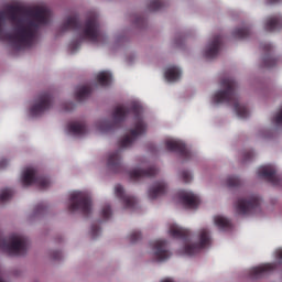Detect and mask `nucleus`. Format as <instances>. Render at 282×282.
<instances>
[{
  "label": "nucleus",
  "mask_w": 282,
  "mask_h": 282,
  "mask_svg": "<svg viewBox=\"0 0 282 282\" xmlns=\"http://www.w3.org/2000/svg\"><path fill=\"white\" fill-rule=\"evenodd\" d=\"M163 2L161 0H151L148 9L149 11H159L163 8Z\"/></svg>",
  "instance_id": "31"
},
{
  "label": "nucleus",
  "mask_w": 282,
  "mask_h": 282,
  "mask_svg": "<svg viewBox=\"0 0 282 282\" xmlns=\"http://www.w3.org/2000/svg\"><path fill=\"white\" fill-rule=\"evenodd\" d=\"M62 252L61 251H53V260H61Z\"/></svg>",
  "instance_id": "39"
},
{
  "label": "nucleus",
  "mask_w": 282,
  "mask_h": 282,
  "mask_svg": "<svg viewBox=\"0 0 282 282\" xmlns=\"http://www.w3.org/2000/svg\"><path fill=\"white\" fill-rule=\"evenodd\" d=\"M107 166L113 173L122 172L123 165L121 162V149H119L108 155Z\"/></svg>",
  "instance_id": "19"
},
{
  "label": "nucleus",
  "mask_w": 282,
  "mask_h": 282,
  "mask_svg": "<svg viewBox=\"0 0 282 282\" xmlns=\"http://www.w3.org/2000/svg\"><path fill=\"white\" fill-rule=\"evenodd\" d=\"M263 52H265L264 57L262 58V67H265L267 69H271L272 67H275L278 65V59L272 56V44H262L261 45Z\"/></svg>",
  "instance_id": "20"
},
{
  "label": "nucleus",
  "mask_w": 282,
  "mask_h": 282,
  "mask_svg": "<svg viewBox=\"0 0 282 282\" xmlns=\"http://www.w3.org/2000/svg\"><path fill=\"white\" fill-rule=\"evenodd\" d=\"M159 174V170L155 166H150L147 170L134 169L129 172V178L133 182H139L143 178H152Z\"/></svg>",
  "instance_id": "17"
},
{
  "label": "nucleus",
  "mask_w": 282,
  "mask_h": 282,
  "mask_svg": "<svg viewBox=\"0 0 282 282\" xmlns=\"http://www.w3.org/2000/svg\"><path fill=\"white\" fill-rule=\"evenodd\" d=\"M53 105V96L50 91H44L37 96V101L31 107V115L33 117H41L50 111Z\"/></svg>",
  "instance_id": "10"
},
{
  "label": "nucleus",
  "mask_w": 282,
  "mask_h": 282,
  "mask_svg": "<svg viewBox=\"0 0 282 282\" xmlns=\"http://www.w3.org/2000/svg\"><path fill=\"white\" fill-rule=\"evenodd\" d=\"M254 158V152L252 150L246 151L243 153V163L250 162Z\"/></svg>",
  "instance_id": "36"
},
{
  "label": "nucleus",
  "mask_w": 282,
  "mask_h": 282,
  "mask_svg": "<svg viewBox=\"0 0 282 282\" xmlns=\"http://www.w3.org/2000/svg\"><path fill=\"white\" fill-rule=\"evenodd\" d=\"M32 185H36L37 188L45 191L51 186V181L48 177L40 175L36 169L29 167L22 173V186L29 187Z\"/></svg>",
  "instance_id": "8"
},
{
  "label": "nucleus",
  "mask_w": 282,
  "mask_h": 282,
  "mask_svg": "<svg viewBox=\"0 0 282 282\" xmlns=\"http://www.w3.org/2000/svg\"><path fill=\"white\" fill-rule=\"evenodd\" d=\"M23 13V8L19 6H8L6 11H0V34L3 20L8 17L15 25L13 33L9 35V41L17 50L32 47L41 25H47L51 10L46 7H37L26 12V15L20 17Z\"/></svg>",
  "instance_id": "1"
},
{
  "label": "nucleus",
  "mask_w": 282,
  "mask_h": 282,
  "mask_svg": "<svg viewBox=\"0 0 282 282\" xmlns=\"http://www.w3.org/2000/svg\"><path fill=\"white\" fill-rule=\"evenodd\" d=\"M169 234L172 238L181 239L185 242L184 253L189 257L197 254L199 251L212 245V237L209 230L206 228L200 229L198 242L196 243L188 242L191 239V231L188 229L180 227L175 224L170 226Z\"/></svg>",
  "instance_id": "5"
},
{
  "label": "nucleus",
  "mask_w": 282,
  "mask_h": 282,
  "mask_svg": "<svg viewBox=\"0 0 282 282\" xmlns=\"http://www.w3.org/2000/svg\"><path fill=\"white\" fill-rule=\"evenodd\" d=\"M273 123L278 127H282V109L276 113V116L273 118Z\"/></svg>",
  "instance_id": "37"
},
{
  "label": "nucleus",
  "mask_w": 282,
  "mask_h": 282,
  "mask_svg": "<svg viewBox=\"0 0 282 282\" xmlns=\"http://www.w3.org/2000/svg\"><path fill=\"white\" fill-rule=\"evenodd\" d=\"M73 30L79 33V40L70 42V52H76L80 47L82 41H89V43H100L104 34L100 30L99 18L97 13H90L86 18V23L82 24L77 15L66 18L62 24V32Z\"/></svg>",
  "instance_id": "3"
},
{
  "label": "nucleus",
  "mask_w": 282,
  "mask_h": 282,
  "mask_svg": "<svg viewBox=\"0 0 282 282\" xmlns=\"http://www.w3.org/2000/svg\"><path fill=\"white\" fill-rule=\"evenodd\" d=\"M112 216V210L109 205H105L101 209V217L104 220H108Z\"/></svg>",
  "instance_id": "33"
},
{
  "label": "nucleus",
  "mask_w": 282,
  "mask_h": 282,
  "mask_svg": "<svg viewBox=\"0 0 282 282\" xmlns=\"http://www.w3.org/2000/svg\"><path fill=\"white\" fill-rule=\"evenodd\" d=\"M14 193L12 191V188H4L1 191L0 193V203L4 204L7 202H9L10 199H12Z\"/></svg>",
  "instance_id": "29"
},
{
  "label": "nucleus",
  "mask_w": 282,
  "mask_h": 282,
  "mask_svg": "<svg viewBox=\"0 0 282 282\" xmlns=\"http://www.w3.org/2000/svg\"><path fill=\"white\" fill-rule=\"evenodd\" d=\"M165 149L169 152L177 153L181 158L185 161L191 160L192 153L186 148V144L180 140H166L165 141Z\"/></svg>",
  "instance_id": "13"
},
{
  "label": "nucleus",
  "mask_w": 282,
  "mask_h": 282,
  "mask_svg": "<svg viewBox=\"0 0 282 282\" xmlns=\"http://www.w3.org/2000/svg\"><path fill=\"white\" fill-rule=\"evenodd\" d=\"M181 176L184 183H191L193 180V176L188 171H182Z\"/></svg>",
  "instance_id": "35"
},
{
  "label": "nucleus",
  "mask_w": 282,
  "mask_h": 282,
  "mask_svg": "<svg viewBox=\"0 0 282 282\" xmlns=\"http://www.w3.org/2000/svg\"><path fill=\"white\" fill-rule=\"evenodd\" d=\"M282 0H267V3L268 4H273V3H276V2H280Z\"/></svg>",
  "instance_id": "43"
},
{
  "label": "nucleus",
  "mask_w": 282,
  "mask_h": 282,
  "mask_svg": "<svg viewBox=\"0 0 282 282\" xmlns=\"http://www.w3.org/2000/svg\"><path fill=\"white\" fill-rule=\"evenodd\" d=\"M261 198L258 195H250L248 198H239L235 208L239 215L256 214L260 210Z\"/></svg>",
  "instance_id": "9"
},
{
  "label": "nucleus",
  "mask_w": 282,
  "mask_h": 282,
  "mask_svg": "<svg viewBox=\"0 0 282 282\" xmlns=\"http://www.w3.org/2000/svg\"><path fill=\"white\" fill-rule=\"evenodd\" d=\"M68 132L73 135L83 137L87 133V126L84 121L68 123Z\"/></svg>",
  "instance_id": "23"
},
{
  "label": "nucleus",
  "mask_w": 282,
  "mask_h": 282,
  "mask_svg": "<svg viewBox=\"0 0 282 282\" xmlns=\"http://www.w3.org/2000/svg\"><path fill=\"white\" fill-rule=\"evenodd\" d=\"M7 166H8V160L2 159V160L0 161V169L2 170V169H6Z\"/></svg>",
  "instance_id": "40"
},
{
  "label": "nucleus",
  "mask_w": 282,
  "mask_h": 282,
  "mask_svg": "<svg viewBox=\"0 0 282 282\" xmlns=\"http://www.w3.org/2000/svg\"><path fill=\"white\" fill-rule=\"evenodd\" d=\"M178 199L187 209H197L200 204L199 196L188 191H180Z\"/></svg>",
  "instance_id": "14"
},
{
  "label": "nucleus",
  "mask_w": 282,
  "mask_h": 282,
  "mask_svg": "<svg viewBox=\"0 0 282 282\" xmlns=\"http://www.w3.org/2000/svg\"><path fill=\"white\" fill-rule=\"evenodd\" d=\"M275 259L282 264V249L275 250Z\"/></svg>",
  "instance_id": "38"
},
{
  "label": "nucleus",
  "mask_w": 282,
  "mask_h": 282,
  "mask_svg": "<svg viewBox=\"0 0 282 282\" xmlns=\"http://www.w3.org/2000/svg\"><path fill=\"white\" fill-rule=\"evenodd\" d=\"M276 269H278L276 262L264 263V264H260L258 267H252L249 270V275L251 279L258 280V279L264 278L265 275H268L269 273L273 272Z\"/></svg>",
  "instance_id": "15"
},
{
  "label": "nucleus",
  "mask_w": 282,
  "mask_h": 282,
  "mask_svg": "<svg viewBox=\"0 0 282 282\" xmlns=\"http://www.w3.org/2000/svg\"><path fill=\"white\" fill-rule=\"evenodd\" d=\"M91 94V87L86 85V86H80L79 88H77V91L75 93V99H77V101L82 102L84 100H86L87 98H89Z\"/></svg>",
  "instance_id": "26"
},
{
  "label": "nucleus",
  "mask_w": 282,
  "mask_h": 282,
  "mask_svg": "<svg viewBox=\"0 0 282 282\" xmlns=\"http://www.w3.org/2000/svg\"><path fill=\"white\" fill-rule=\"evenodd\" d=\"M150 246L154 252V257L158 261H166L171 258L172 253L167 250V241L164 239H156L150 242Z\"/></svg>",
  "instance_id": "11"
},
{
  "label": "nucleus",
  "mask_w": 282,
  "mask_h": 282,
  "mask_svg": "<svg viewBox=\"0 0 282 282\" xmlns=\"http://www.w3.org/2000/svg\"><path fill=\"white\" fill-rule=\"evenodd\" d=\"M100 235V227L97 225H91L90 236L91 239H96Z\"/></svg>",
  "instance_id": "34"
},
{
  "label": "nucleus",
  "mask_w": 282,
  "mask_h": 282,
  "mask_svg": "<svg viewBox=\"0 0 282 282\" xmlns=\"http://www.w3.org/2000/svg\"><path fill=\"white\" fill-rule=\"evenodd\" d=\"M97 83L101 86V87H108V85H110L111 80H112V76L109 72H100L97 76Z\"/></svg>",
  "instance_id": "27"
},
{
  "label": "nucleus",
  "mask_w": 282,
  "mask_h": 282,
  "mask_svg": "<svg viewBox=\"0 0 282 282\" xmlns=\"http://www.w3.org/2000/svg\"><path fill=\"white\" fill-rule=\"evenodd\" d=\"M282 29V17L281 15H273L270 17L264 24V30L267 32H276V30Z\"/></svg>",
  "instance_id": "22"
},
{
  "label": "nucleus",
  "mask_w": 282,
  "mask_h": 282,
  "mask_svg": "<svg viewBox=\"0 0 282 282\" xmlns=\"http://www.w3.org/2000/svg\"><path fill=\"white\" fill-rule=\"evenodd\" d=\"M45 209L44 205L43 204H39L36 207H35V212L36 213H41Z\"/></svg>",
  "instance_id": "41"
},
{
  "label": "nucleus",
  "mask_w": 282,
  "mask_h": 282,
  "mask_svg": "<svg viewBox=\"0 0 282 282\" xmlns=\"http://www.w3.org/2000/svg\"><path fill=\"white\" fill-rule=\"evenodd\" d=\"M70 204L68 205V212H80L82 215L88 217L91 214V198L86 192H73L70 193Z\"/></svg>",
  "instance_id": "7"
},
{
  "label": "nucleus",
  "mask_w": 282,
  "mask_h": 282,
  "mask_svg": "<svg viewBox=\"0 0 282 282\" xmlns=\"http://www.w3.org/2000/svg\"><path fill=\"white\" fill-rule=\"evenodd\" d=\"M161 282H174V281L172 279H165V280H163Z\"/></svg>",
  "instance_id": "44"
},
{
  "label": "nucleus",
  "mask_w": 282,
  "mask_h": 282,
  "mask_svg": "<svg viewBox=\"0 0 282 282\" xmlns=\"http://www.w3.org/2000/svg\"><path fill=\"white\" fill-rule=\"evenodd\" d=\"M232 36L235 39H248L250 36V29L249 28L236 29L232 32Z\"/></svg>",
  "instance_id": "28"
},
{
  "label": "nucleus",
  "mask_w": 282,
  "mask_h": 282,
  "mask_svg": "<svg viewBox=\"0 0 282 282\" xmlns=\"http://www.w3.org/2000/svg\"><path fill=\"white\" fill-rule=\"evenodd\" d=\"M257 175L258 177L271 183L273 186H279L281 184V180L276 174V169L272 164L260 166Z\"/></svg>",
  "instance_id": "12"
},
{
  "label": "nucleus",
  "mask_w": 282,
  "mask_h": 282,
  "mask_svg": "<svg viewBox=\"0 0 282 282\" xmlns=\"http://www.w3.org/2000/svg\"><path fill=\"white\" fill-rule=\"evenodd\" d=\"M220 86L224 90H219L214 95V104L232 105L238 118L247 119L249 117V110L246 106L239 104V96L237 94V82L232 77H227L221 79Z\"/></svg>",
  "instance_id": "4"
},
{
  "label": "nucleus",
  "mask_w": 282,
  "mask_h": 282,
  "mask_svg": "<svg viewBox=\"0 0 282 282\" xmlns=\"http://www.w3.org/2000/svg\"><path fill=\"white\" fill-rule=\"evenodd\" d=\"M181 76L182 70L176 66H170L164 73V77L169 83H175L176 80H180Z\"/></svg>",
  "instance_id": "24"
},
{
  "label": "nucleus",
  "mask_w": 282,
  "mask_h": 282,
  "mask_svg": "<svg viewBox=\"0 0 282 282\" xmlns=\"http://www.w3.org/2000/svg\"><path fill=\"white\" fill-rule=\"evenodd\" d=\"M115 195L118 199H120L126 209H137L138 208V200L135 197L127 195L124 193L122 185L115 186Z\"/></svg>",
  "instance_id": "16"
},
{
  "label": "nucleus",
  "mask_w": 282,
  "mask_h": 282,
  "mask_svg": "<svg viewBox=\"0 0 282 282\" xmlns=\"http://www.w3.org/2000/svg\"><path fill=\"white\" fill-rule=\"evenodd\" d=\"M29 239L19 234H12L3 238L0 232V250L12 256H23L28 251Z\"/></svg>",
  "instance_id": "6"
},
{
  "label": "nucleus",
  "mask_w": 282,
  "mask_h": 282,
  "mask_svg": "<svg viewBox=\"0 0 282 282\" xmlns=\"http://www.w3.org/2000/svg\"><path fill=\"white\" fill-rule=\"evenodd\" d=\"M141 23H143V19L142 18H137L134 21L135 25H140Z\"/></svg>",
  "instance_id": "42"
},
{
  "label": "nucleus",
  "mask_w": 282,
  "mask_h": 282,
  "mask_svg": "<svg viewBox=\"0 0 282 282\" xmlns=\"http://www.w3.org/2000/svg\"><path fill=\"white\" fill-rule=\"evenodd\" d=\"M221 43H223L221 35L214 36L212 42L208 44L207 48L205 50L204 56L208 61H213L214 58H217Z\"/></svg>",
  "instance_id": "18"
},
{
  "label": "nucleus",
  "mask_w": 282,
  "mask_h": 282,
  "mask_svg": "<svg viewBox=\"0 0 282 282\" xmlns=\"http://www.w3.org/2000/svg\"><path fill=\"white\" fill-rule=\"evenodd\" d=\"M167 192V184L164 181L155 182L152 187H150L148 192V196L151 200H154Z\"/></svg>",
  "instance_id": "21"
},
{
  "label": "nucleus",
  "mask_w": 282,
  "mask_h": 282,
  "mask_svg": "<svg viewBox=\"0 0 282 282\" xmlns=\"http://www.w3.org/2000/svg\"><path fill=\"white\" fill-rule=\"evenodd\" d=\"M130 113L134 116V128L130 130V134H126L118 142L120 150L130 148L140 135H143L147 132V123L141 117V107L137 104H133L130 107L117 106L111 115L112 122L108 120H101L97 123V129L99 132L109 133L121 127Z\"/></svg>",
  "instance_id": "2"
},
{
  "label": "nucleus",
  "mask_w": 282,
  "mask_h": 282,
  "mask_svg": "<svg viewBox=\"0 0 282 282\" xmlns=\"http://www.w3.org/2000/svg\"><path fill=\"white\" fill-rule=\"evenodd\" d=\"M142 239V234L139 230H133L130 235H129V241L131 243H137L139 240Z\"/></svg>",
  "instance_id": "32"
},
{
  "label": "nucleus",
  "mask_w": 282,
  "mask_h": 282,
  "mask_svg": "<svg viewBox=\"0 0 282 282\" xmlns=\"http://www.w3.org/2000/svg\"><path fill=\"white\" fill-rule=\"evenodd\" d=\"M0 282H3L2 278L0 276Z\"/></svg>",
  "instance_id": "45"
},
{
  "label": "nucleus",
  "mask_w": 282,
  "mask_h": 282,
  "mask_svg": "<svg viewBox=\"0 0 282 282\" xmlns=\"http://www.w3.org/2000/svg\"><path fill=\"white\" fill-rule=\"evenodd\" d=\"M226 184L229 188H237L241 185V180L238 176H229Z\"/></svg>",
  "instance_id": "30"
},
{
  "label": "nucleus",
  "mask_w": 282,
  "mask_h": 282,
  "mask_svg": "<svg viewBox=\"0 0 282 282\" xmlns=\"http://www.w3.org/2000/svg\"><path fill=\"white\" fill-rule=\"evenodd\" d=\"M214 223H215V226L219 230L227 231V230L232 229L231 221L228 218L224 217V216H220V215L215 216L214 217Z\"/></svg>",
  "instance_id": "25"
}]
</instances>
